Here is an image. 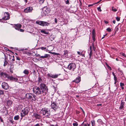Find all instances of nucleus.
<instances>
[{
  "label": "nucleus",
  "mask_w": 126,
  "mask_h": 126,
  "mask_svg": "<svg viewBox=\"0 0 126 126\" xmlns=\"http://www.w3.org/2000/svg\"><path fill=\"white\" fill-rule=\"evenodd\" d=\"M125 103L124 102H122L121 101V102L120 104V107L119 109L120 110H123L124 108V106L125 105Z\"/></svg>",
  "instance_id": "20"
},
{
  "label": "nucleus",
  "mask_w": 126,
  "mask_h": 126,
  "mask_svg": "<svg viewBox=\"0 0 126 126\" xmlns=\"http://www.w3.org/2000/svg\"><path fill=\"white\" fill-rule=\"evenodd\" d=\"M8 63V62L5 59H4V64H3V66L4 67Z\"/></svg>",
  "instance_id": "24"
},
{
  "label": "nucleus",
  "mask_w": 126,
  "mask_h": 126,
  "mask_svg": "<svg viewBox=\"0 0 126 126\" xmlns=\"http://www.w3.org/2000/svg\"><path fill=\"white\" fill-rule=\"evenodd\" d=\"M7 104L9 105H11L12 104V102L11 101H8L7 103Z\"/></svg>",
  "instance_id": "28"
},
{
  "label": "nucleus",
  "mask_w": 126,
  "mask_h": 126,
  "mask_svg": "<svg viewBox=\"0 0 126 126\" xmlns=\"http://www.w3.org/2000/svg\"><path fill=\"white\" fill-rule=\"evenodd\" d=\"M81 77L80 76L77 78L76 79L73 81L76 83H78L80 81Z\"/></svg>",
  "instance_id": "16"
},
{
  "label": "nucleus",
  "mask_w": 126,
  "mask_h": 126,
  "mask_svg": "<svg viewBox=\"0 0 126 126\" xmlns=\"http://www.w3.org/2000/svg\"><path fill=\"white\" fill-rule=\"evenodd\" d=\"M73 125L74 126H78V125L77 122H76L75 123H73Z\"/></svg>",
  "instance_id": "31"
},
{
  "label": "nucleus",
  "mask_w": 126,
  "mask_h": 126,
  "mask_svg": "<svg viewBox=\"0 0 126 126\" xmlns=\"http://www.w3.org/2000/svg\"><path fill=\"white\" fill-rule=\"evenodd\" d=\"M55 22L56 23L57 22V20L56 18H55Z\"/></svg>",
  "instance_id": "49"
},
{
  "label": "nucleus",
  "mask_w": 126,
  "mask_h": 126,
  "mask_svg": "<svg viewBox=\"0 0 126 126\" xmlns=\"http://www.w3.org/2000/svg\"><path fill=\"white\" fill-rule=\"evenodd\" d=\"M94 30H93V31L92 32V38L93 40V42H94L95 41V35L94 34Z\"/></svg>",
  "instance_id": "21"
},
{
  "label": "nucleus",
  "mask_w": 126,
  "mask_h": 126,
  "mask_svg": "<svg viewBox=\"0 0 126 126\" xmlns=\"http://www.w3.org/2000/svg\"><path fill=\"white\" fill-rule=\"evenodd\" d=\"M106 65L108 67L109 66L107 63H106Z\"/></svg>",
  "instance_id": "61"
},
{
  "label": "nucleus",
  "mask_w": 126,
  "mask_h": 126,
  "mask_svg": "<svg viewBox=\"0 0 126 126\" xmlns=\"http://www.w3.org/2000/svg\"><path fill=\"white\" fill-rule=\"evenodd\" d=\"M91 124H92V126H94V124H95V122H94V121H93V122L92 121H91Z\"/></svg>",
  "instance_id": "41"
},
{
  "label": "nucleus",
  "mask_w": 126,
  "mask_h": 126,
  "mask_svg": "<svg viewBox=\"0 0 126 126\" xmlns=\"http://www.w3.org/2000/svg\"><path fill=\"white\" fill-rule=\"evenodd\" d=\"M80 109L82 110V111L83 113L84 114H85V112L83 110V109L81 107H80Z\"/></svg>",
  "instance_id": "50"
},
{
  "label": "nucleus",
  "mask_w": 126,
  "mask_h": 126,
  "mask_svg": "<svg viewBox=\"0 0 126 126\" xmlns=\"http://www.w3.org/2000/svg\"><path fill=\"white\" fill-rule=\"evenodd\" d=\"M112 22L114 24H115V23L116 21L115 20H114Z\"/></svg>",
  "instance_id": "58"
},
{
  "label": "nucleus",
  "mask_w": 126,
  "mask_h": 126,
  "mask_svg": "<svg viewBox=\"0 0 126 126\" xmlns=\"http://www.w3.org/2000/svg\"><path fill=\"white\" fill-rule=\"evenodd\" d=\"M39 3L41 4H42L43 3L45 0H39Z\"/></svg>",
  "instance_id": "35"
},
{
  "label": "nucleus",
  "mask_w": 126,
  "mask_h": 126,
  "mask_svg": "<svg viewBox=\"0 0 126 126\" xmlns=\"http://www.w3.org/2000/svg\"><path fill=\"white\" fill-rule=\"evenodd\" d=\"M98 10L100 12H101L102 11L101 10V9L100 7H98L97 8Z\"/></svg>",
  "instance_id": "44"
},
{
  "label": "nucleus",
  "mask_w": 126,
  "mask_h": 126,
  "mask_svg": "<svg viewBox=\"0 0 126 126\" xmlns=\"http://www.w3.org/2000/svg\"><path fill=\"white\" fill-rule=\"evenodd\" d=\"M116 19L117 21H119L120 20V17H116Z\"/></svg>",
  "instance_id": "38"
},
{
  "label": "nucleus",
  "mask_w": 126,
  "mask_h": 126,
  "mask_svg": "<svg viewBox=\"0 0 126 126\" xmlns=\"http://www.w3.org/2000/svg\"><path fill=\"white\" fill-rule=\"evenodd\" d=\"M10 18V15L8 12H5L3 14V17L2 19L3 20H8Z\"/></svg>",
  "instance_id": "10"
},
{
  "label": "nucleus",
  "mask_w": 126,
  "mask_h": 126,
  "mask_svg": "<svg viewBox=\"0 0 126 126\" xmlns=\"http://www.w3.org/2000/svg\"><path fill=\"white\" fill-rule=\"evenodd\" d=\"M93 49L95 51V47H94V46L93 45Z\"/></svg>",
  "instance_id": "55"
},
{
  "label": "nucleus",
  "mask_w": 126,
  "mask_h": 126,
  "mask_svg": "<svg viewBox=\"0 0 126 126\" xmlns=\"http://www.w3.org/2000/svg\"><path fill=\"white\" fill-rule=\"evenodd\" d=\"M40 88L43 93L46 94L47 92V91L48 90V89L46 85L43 83H41L40 84Z\"/></svg>",
  "instance_id": "6"
},
{
  "label": "nucleus",
  "mask_w": 126,
  "mask_h": 126,
  "mask_svg": "<svg viewBox=\"0 0 126 126\" xmlns=\"http://www.w3.org/2000/svg\"><path fill=\"white\" fill-rule=\"evenodd\" d=\"M16 59L17 60H20L21 59V58L19 57H17L16 56Z\"/></svg>",
  "instance_id": "45"
},
{
  "label": "nucleus",
  "mask_w": 126,
  "mask_h": 126,
  "mask_svg": "<svg viewBox=\"0 0 126 126\" xmlns=\"http://www.w3.org/2000/svg\"><path fill=\"white\" fill-rule=\"evenodd\" d=\"M38 83H42V82H43V80L39 76L38 77Z\"/></svg>",
  "instance_id": "22"
},
{
  "label": "nucleus",
  "mask_w": 126,
  "mask_h": 126,
  "mask_svg": "<svg viewBox=\"0 0 126 126\" xmlns=\"http://www.w3.org/2000/svg\"><path fill=\"white\" fill-rule=\"evenodd\" d=\"M98 122H102V120L101 119H98L97 120Z\"/></svg>",
  "instance_id": "59"
},
{
  "label": "nucleus",
  "mask_w": 126,
  "mask_h": 126,
  "mask_svg": "<svg viewBox=\"0 0 126 126\" xmlns=\"http://www.w3.org/2000/svg\"><path fill=\"white\" fill-rule=\"evenodd\" d=\"M92 47L90 46V48L89 49L88 53L89 55V58H91L92 55Z\"/></svg>",
  "instance_id": "14"
},
{
  "label": "nucleus",
  "mask_w": 126,
  "mask_h": 126,
  "mask_svg": "<svg viewBox=\"0 0 126 126\" xmlns=\"http://www.w3.org/2000/svg\"><path fill=\"white\" fill-rule=\"evenodd\" d=\"M24 0V1L26 3L27 2L28 0Z\"/></svg>",
  "instance_id": "64"
},
{
  "label": "nucleus",
  "mask_w": 126,
  "mask_h": 126,
  "mask_svg": "<svg viewBox=\"0 0 126 126\" xmlns=\"http://www.w3.org/2000/svg\"><path fill=\"white\" fill-rule=\"evenodd\" d=\"M95 3H94L93 4H89L88 5V7H90L91 6H92L94 5V4Z\"/></svg>",
  "instance_id": "51"
},
{
  "label": "nucleus",
  "mask_w": 126,
  "mask_h": 126,
  "mask_svg": "<svg viewBox=\"0 0 126 126\" xmlns=\"http://www.w3.org/2000/svg\"><path fill=\"white\" fill-rule=\"evenodd\" d=\"M32 10V8L30 6L28 7L24 10V12L25 13L30 12Z\"/></svg>",
  "instance_id": "12"
},
{
  "label": "nucleus",
  "mask_w": 126,
  "mask_h": 126,
  "mask_svg": "<svg viewBox=\"0 0 126 126\" xmlns=\"http://www.w3.org/2000/svg\"><path fill=\"white\" fill-rule=\"evenodd\" d=\"M117 10L114 7H112V11L114 12H116Z\"/></svg>",
  "instance_id": "32"
},
{
  "label": "nucleus",
  "mask_w": 126,
  "mask_h": 126,
  "mask_svg": "<svg viewBox=\"0 0 126 126\" xmlns=\"http://www.w3.org/2000/svg\"><path fill=\"white\" fill-rule=\"evenodd\" d=\"M40 112L46 117H49V116L50 115V110L46 108H42Z\"/></svg>",
  "instance_id": "3"
},
{
  "label": "nucleus",
  "mask_w": 126,
  "mask_h": 126,
  "mask_svg": "<svg viewBox=\"0 0 126 126\" xmlns=\"http://www.w3.org/2000/svg\"><path fill=\"white\" fill-rule=\"evenodd\" d=\"M101 0H100L99 1H98V2H97L96 3H95V4H97L98 3H99L100 1H101Z\"/></svg>",
  "instance_id": "62"
},
{
  "label": "nucleus",
  "mask_w": 126,
  "mask_h": 126,
  "mask_svg": "<svg viewBox=\"0 0 126 126\" xmlns=\"http://www.w3.org/2000/svg\"><path fill=\"white\" fill-rule=\"evenodd\" d=\"M68 51L67 50H64V53L63 55H66L68 53Z\"/></svg>",
  "instance_id": "33"
},
{
  "label": "nucleus",
  "mask_w": 126,
  "mask_h": 126,
  "mask_svg": "<svg viewBox=\"0 0 126 126\" xmlns=\"http://www.w3.org/2000/svg\"><path fill=\"white\" fill-rule=\"evenodd\" d=\"M108 68V69L110 70H112L110 66Z\"/></svg>",
  "instance_id": "52"
},
{
  "label": "nucleus",
  "mask_w": 126,
  "mask_h": 126,
  "mask_svg": "<svg viewBox=\"0 0 126 126\" xmlns=\"http://www.w3.org/2000/svg\"><path fill=\"white\" fill-rule=\"evenodd\" d=\"M13 68H14L13 66V65H11L10 66V72L12 73L13 72Z\"/></svg>",
  "instance_id": "25"
},
{
  "label": "nucleus",
  "mask_w": 126,
  "mask_h": 126,
  "mask_svg": "<svg viewBox=\"0 0 126 126\" xmlns=\"http://www.w3.org/2000/svg\"><path fill=\"white\" fill-rule=\"evenodd\" d=\"M77 53L79 55H83V54H82V53H80V52L79 51H78Z\"/></svg>",
  "instance_id": "43"
},
{
  "label": "nucleus",
  "mask_w": 126,
  "mask_h": 126,
  "mask_svg": "<svg viewBox=\"0 0 126 126\" xmlns=\"http://www.w3.org/2000/svg\"><path fill=\"white\" fill-rule=\"evenodd\" d=\"M105 23L106 24H108V22L107 21H105Z\"/></svg>",
  "instance_id": "63"
},
{
  "label": "nucleus",
  "mask_w": 126,
  "mask_h": 126,
  "mask_svg": "<svg viewBox=\"0 0 126 126\" xmlns=\"http://www.w3.org/2000/svg\"><path fill=\"white\" fill-rule=\"evenodd\" d=\"M40 32L42 33H43L45 34H48L49 33L48 32H47L45 29H42V30L40 29Z\"/></svg>",
  "instance_id": "17"
},
{
  "label": "nucleus",
  "mask_w": 126,
  "mask_h": 126,
  "mask_svg": "<svg viewBox=\"0 0 126 126\" xmlns=\"http://www.w3.org/2000/svg\"><path fill=\"white\" fill-rule=\"evenodd\" d=\"M0 121L1 122H3V120L1 118V117H0Z\"/></svg>",
  "instance_id": "53"
},
{
  "label": "nucleus",
  "mask_w": 126,
  "mask_h": 126,
  "mask_svg": "<svg viewBox=\"0 0 126 126\" xmlns=\"http://www.w3.org/2000/svg\"><path fill=\"white\" fill-rule=\"evenodd\" d=\"M36 22L37 24L43 26H48L49 24V23L47 22L42 21H37Z\"/></svg>",
  "instance_id": "9"
},
{
  "label": "nucleus",
  "mask_w": 126,
  "mask_h": 126,
  "mask_svg": "<svg viewBox=\"0 0 126 126\" xmlns=\"http://www.w3.org/2000/svg\"><path fill=\"white\" fill-rule=\"evenodd\" d=\"M121 55L124 57H126V55H125L124 53H122L121 54Z\"/></svg>",
  "instance_id": "46"
},
{
  "label": "nucleus",
  "mask_w": 126,
  "mask_h": 126,
  "mask_svg": "<svg viewBox=\"0 0 126 126\" xmlns=\"http://www.w3.org/2000/svg\"><path fill=\"white\" fill-rule=\"evenodd\" d=\"M1 86L2 88L5 90H7L8 89L9 87L8 83L5 82L2 83Z\"/></svg>",
  "instance_id": "11"
},
{
  "label": "nucleus",
  "mask_w": 126,
  "mask_h": 126,
  "mask_svg": "<svg viewBox=\"0 0 126 126\" xmlns=\"http://www.w3.org/2000/svg\"><path fill=\"white\" fill-rule=\"evenodd\" d=\"M112 74L114 76V78H115V77H116L114 72H112Z\"/></svg>",
  "instance_id": "48"
},
{
  "label": "nucleus",
  "mask_w": 126,
  "mask_h": 126,
  "mask_svg": "<svg viewBox=\"0 0 126 126\" xmlns=\"http://www.w3.org/2000/svg\"><path fill=\"white\" fill-rule=\"evenodd\" d=\"M33 116L36 119H40L41 118V116L35 112L33 113Z\"/></svg>",
  "instance_id": "13"
},
{
  "label": "nucleus",
  "mask_w": 126,
  "mask_h": 126,
  "mask_svg": "<svg viewBox=\"0 0 126 126\" xmlns=\"http://www.w3.org/2000/svg\"><path fill=\"white\" fill-rule=\"evenodd\" d=\"M40 57L41 58H42L43 59H44V58H45V56H40Z\"/></svg>",
  "instance_id": "56"
},
{
  "label": "nucleus",
  "mask_w": 126,
  "mask_h": 126,
  "mask_svg": "<svg viewBox=\"0 0 126 126\" xmlns=\"http://www.w3.org/2000/svg\"><path fill=\"white\" fill-rule=\"evenodd\" d=\"M0 76L3 79L7 80L8 79L11 80L17 81L18 79L16 78L10 76L6 72H3L0 71Z\"/></svg>",
  "instance_id": "1"
},
{
  "label": "nucleus",
  "mask_w": 126,
  "mask_h": 126,
  "mask_svg": "<svg viewBox=\"0 0 126 126\" xmlns=\"http://www.w3.org/2000/svg\"><path fill=\"white\" fill-rule=\"evenodd\" d=\"M45 58H49L50 57V55L48 54H46L44 55Z\"/></svg>",
  "instance_id": "29"
},
{
  "label": "nucleus",
  "mask_w": 126,
  "mask_h": 126,
  "mask_svg": "<svg viewBox=\"0 0 126 126\" xmlns=\"http://www.w3.org/2000/svg\"><path fill=\"white\" fill-rule=\"evenodd\" d=\"M51 108L55 111L58 109L59 107L57 104V103L56 101L51 102Z\"/></svg>",
  "instance_id": "8"
},
{
  "label": "nucleus",
  "mask_w": 126,
  "mask_h": 126,
  "mask_svg": "<svg viewBox=\"0 0 126 126\" xmlns=\"http://www.w3.org/2000/svg\"><path fill=\"white\" fill-rule=\"evenodd\" d=\"M36 72L35 70H34L33 71V73L34 75H35L36 74Z\"/></svg>",
  "instance_id": "54"
},
{
  "label": "nucleus",
  "mask_w": 126,
  "mask_h": 126,
  "mask_svg": "<svg viewBox=\"0 0 126 126\" xmlns=\"http://www.w3.org/2000/svg\"><path fill=\"white\" fill-rule=\"evenodd\" d=\"M23 73L25 75H27L29 73V71L27 69L25 70Z\"/></svg>",
  "instance_id": "23"
},
{
  "label": "nucleus",
  "mask_w": 126,
  "mask_h": 126,
  "mask_svg": "<svg viewBox=\"0 0 126 126\" xmlns=\"http://www.w3.org/2000/svg\"><path fill=\"white\" fill-rule=\"evenodd\" d=\"M30 109L28 107H26L22 110L21 113V119L26 115H28Z\"/></svg>",
  "instance_id": "5"
},
{
  "label": "nucleus",
  "mask_w": 126,
  "mask_h": 126,
  "mask_svg": "<svg viewBox=\"0 0 126 126\" xmlns=\"http://www.w3.org/2000/svg\"><path fill=\"white\" fill-rule=\"evenodd\" d=\"M120 86L121 87L123 86L124 85V84L123 83L121 82L120 83Z\"/></svg>",
  "instance_id": "42"
},
{
  "label": "nucleus",
  "mask_w": 126,
  "mask_h": 126,
  "mask_svg": "<svg viewBox=\"0 0 126 126\" xmlns=\"http://www.w3.org/2000/svg\"><path fill=\"white\" fill-rule=\"evenodd\" d=\"M106 30L108 32H110L111 31V29L110 28H108Z\"/></svg>",
  "instance_id": "39"
},
{
  "label": "nucleus",
  "mask_w": 126,
  "mask_h": 126,
  "mask_svg": "<svg viewBox=\"0 0 126 126\" xmlns=\"http://www.w3.org/2000/svg\"><path fill=\"white\" fill-rule=\"evenodd\" d=\"M10 121L12 123H13V122L14 121H13L12 120H10Z\"/></svg>",
  "instance_id": "60"
},
{
  "label": "nucleus",
  "mask_w": 126,
  "mask_h": 126,
  "mask_svg": "<svg viewBox=\"0 0 126 126\" xmlns=\"http://www.w3.org/2000/svg\"><path fill=\"white\" fill-rule=\"evenodd\" d=\"M114 79L115 81L114 84H116V82H117L118 81L117 80V77L114 78Z\"/></svg>",
  "instance_id": "30"
},
{
  "label": "nucleus",
  "mask_w": 126,
  "mask_h": 126,
  "mask_svg": "<svg viewBox=\"0 0 126 126\" xmlns=\"http://www.w3.org/2000/svg\"><path fill=\"white\" fill-rule=\"evenodd\" d=\"M76 68V65L75 63H70L68 66V69L72 71H74Z\"/></svg>",
  "instance_id": "7"
},
{
  "label": "nucleus",
  "mask_w": 126,
  "mask_h": 126,
  "mask_svg": "<svg viewBox=\"0 0 126 126\" xmlns=\"http://www.w3.org/2000/svg\"><path fill=\"white\" fill-rule=\"evenodd\" d=\"M50 126H58V125L57 124L55 125L52 124V125H50Z\"/></svg>",
  "instance_id": "57"
},
{
  "label": "nucleus",
  "mask_w": 126,
  "mask_h": 126,
  "mask_svg": "<svg viewBox=\"0 0 126 126\" xmlns=\"http://www.w3.org/2000/svg\"><path fill=\"white\" fill-rule=\"evenodd\" d=\"M60 74H57L55 75H50V74H48V76L49 77L52 78H56L59 75H60Z\"/></svg>",
  "instance_id": "18"
},
{
  "label": "nucleus",
  "mask_w": 126,
  "mask_h": 126,
  "mask_svg": "<svg viewBox=\"0 0 126 126\" xmlns=\"http://www.w3.org/2000/svg\"><path fill=\"white\" fill-rule=\"evenodd\" d=\"M19 117L18 115H17L15 116L14 118V119L15 120H17L19 119Z\"/></svg>",
  "instance_id": "26"
},
{
  "label": "nucleus",
  "mask_w": 126,
  "mask_h": 126,
  "mask_svg": "<svg viewBox=\"0 0 126 126\" xmlns=\"http://www.w3.org/2000/svg\"><path fill=\"white\" fill-rule=\"evenodd\" d=\"M45 11L46 12H48V13H49V9H47V8H45Z\"/></svg>",
  "instance_id": "37"
},
{
  "label": "nucleus",
  "mask_w": 126,
  "mask_h": 126,
  "mask_svg": "<svg viewBox=\"0 0 126 126\" xmlns=\"http://www.w3.org/2000/svg\"><path fill=\"white\" fill-rule=\"evenodd\" d=\"M4 94V91L1 90H0V94L3 95Z\"/></svg>",
  "instance_id": "34"
},
{
  "label": "nucleus",
  "mask_w": 126,
  "mask_h": 126,
  "mask_svg": "<svg viewBox=\"0 0 126 126\" xmlns=\"http://www.w3.org/2000/svg\"><path fill=\"white\" fill-rule=\"evenodd\" d=\"M18 30L20 32H23L24 31V30L22 29H20V28L18 29Z\"/></svg>",
  "instance_id": "36"
},
{
  "label": "nucleus",
  "mask_w": 126,
  "mask_h": 126,
  "mask_svg": "<svg viewBox=\"0 0 126 126\" xmlns=\"http://www.w3.org/2000/svg\"><path fill=\"white\" fill-rule=\"evenodd\" d=\"M18 92V93L20 94H22L23 93L24 91L23 90L19 89Z\"/></svg>",
  "instance_id": "27"
},
{
  "label": "nucleus",
  "mask_w": 126,
  "mask_h": 126,
  "mask_svg": "<svg viewBox=\"0 0 126 126\" xmlns=\"http://www.w3.org/2000/svg\"><path fill=\"white\" fill-rule=\"evenodd\" d=\"M45 8L44 7L43 10V12H42V15L43 16H45L46 15H47L48 13V12H46L45 11Z\"/></svg>",
  "instance_id": "19"
},
{
  "label": "nucleus",
  "mask_w": 126,
  "mask_h": 126,
  "mask_svg": "<svg viewBox=\"0 0 126 126\" xmlns=\"http://www.w3.org/2000/svg\"><path fill=\"white\" fill-rule=\"evenodd\" d=\"M26 97L28 100L32 101H35L37 99V97L33 94L27 93L26 94Z\"/></svg>",
  "instance_id": "2"
},
{
  "label": "nucleus",
  "mask_w": 126,
  "mask_h": 126,
  "mask_svg": "<svg viewBox=\"0 0 126 126\" xmlns=\"http://www.w3.org/2000/svg\"><path fill=\"white\" fill-rule=\"evenodd\" d=\"M40 48L42 50H44L46 49V47H40Z\"/></svg>",
  "instance_id": "47"
},
{
  "label": "nucleus",
  "mask_w": 126,
  "mask_h": 126,
  "mask_svg": "<svg viewBox=\"0 0 126 126\" xmlns=\"http://www.w3.org/2000/svg\"><path fill=\"white\" fill-rule=\"evenodd\" d=\"M15 29L17 30H18V29L21 28L22 27V25L21 24H15Z\"/></svg>",
  "instance_id": "15"
},
{
  "label": "nucleus",
  "mask_w": 126,
  "mask_h": 126,
  "mask_svg": "<svg viewBox=\"0 0 126 126\" xmlns=\"http://www.w3.org/2000/svg\"><path fill=\"white\" fill-rule=\"evenodd\" d=\"M33 91L34 94L36 95H39L43 93L39 87L34 86L33 88Z\"/></svg>",
  "instance_id": "4"
},
{
  "label": "nucleus",
  "mask_w": 126,
  "mask_h": 126,
  "mask_svg": "<svg viewBox=\"0 0 126 126\" xmlns=\"http://www.w3.org/2000/svg\"><path fill=\"white\" fill-rule=\"evenodd\" d=\"M65 3L66 4H69V0H67L66 1H65Z\"/></svg>",
  "instance_id": "40"
}]
</instances>
